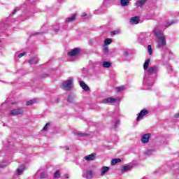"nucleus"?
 I'll list each match as a JSON object with an SVG mask.
<instances>
[{
  "instance_id": "obj_1",
  "label": "nucleus",
  "mask_w": 179,
  "mask_h": 179,
  "mask_svg": "<svg viewBox=\"0 0 179 179\" xmlns=\"http://www.w3.org/2000/svg\"><path fill=\"white\" fill-rule=\"evenodd\" d=\"M154 34L158 40V44L157 45V48H163V47H166L167 43L166 42V36H164V34L162 31H155Z\"/></svg>"
},
{
  "instance_id": "obj_2",
  "label": "nucleus",
  "mask_w": 179,
  "mask_h": 179,
  "mask_svg": "<svg viewBox=\"0 0 179 179\" xmlns=\"http://www.w3.org/2000/svg\"><path fill=\"white\" fill-rule=\"evenodd\" d=\"M72 83H73V81L71 80L64 81L62 84V89L66 92H69L72 89Z\"/></svg>"
},
{
  "instance_id": "obj_3",
  "label": "nucleus",
  "mask_w": 179,
  "mask_h": 179,
  "mask_svg": "<svg viewBox=\"0 0 179 179\" xmlns=\"http://www.w3.org/2000/svg\"><path fill=\"white\" fill-rule=\"evenodd\" d=\"M22 114H23V108H18L17 109H13L10 111V115H11V117L22 115Z\"/></svg>"
},
{
  "instance_id": "obj_4",
  "label": "nucleus",
  "mask_w": 179,
  "mask_h": 179,
  "mask_svg": "<svg viewBox=\"0 0 179 179\" xmlns=\"http://www.w3.org/2000/svg\"><path fill=\"white\" fill-rule=\"evenodd\" d=\"M79 54H80V49L76 48L70 50V52L67 53V55H69V57H76V55H79Z\"/></svg>"
},
{
  "instance_id": "obj_5",
  "label": "nucleus",
  "mask_w": 179,
  "mask_h": 179,
  "mask_svg": "<svg viewBox=\"0 0 179 179\" xmlns=\"http://www.w3.org/2000/svg\"><path fill=\"white\" fill-rule=\"evenodd\" d=\"M148 114H149V110L146 109L141 110V112L138 113V116L137 117L136 120L141 121V120H142V118H143L145 115H148Z\"/></svg>"
},
{
  "instance_id": "obj_6",
  "label": "nucleus",
  "mask_w": 179,
  "mask_h": 179,
  "mask_svg": "<svg viewBox=\"0 0 179 179\" xmlns=\"http://www.w3.org/2000/svg\"><path fill=\"white\" fill-rule=\"evenodd\" d=\"M157 66H152L148 68L147 70L148 75H153V73H157Z\"/></svg>"
},
{
  "instance_id": "obj_7",
  "label": "nucleus",
  "mask_w": 179,
  "mask_h": 179,
  "mask_svg": "<svg viewBox=\"0 0 179 179\" xmlns=\"http://www.w3.org/2000/svg\"><path fill=\"white\" fill-rule=\"evenodd\" d=\"M150 136H152V134H150V133H148L143 135L141 138L142 143H148L149 142V139L150 138Z\"/></svg>"
},
{
  "instance_id": "obj_8",
  "label": "nucleus",
  "mask_w": 179,
  "mask_h": 179,
  "mask_svg": "<svg viewBox=\"0 0 179 179\" xmlns=\"http://www.w3.org/2000/svg\"><path fill=\"white\" fill-rule=\"evenodd\" d=\"M94 171L93 170H87L86 172V178L87 179H92L94 177Z\"/></svg>"
},
{
  "instance_id": "obj_9",
  "label": "nucleus",
  "mask_w": 179,
  "mask_h": 179,
  "mask_svg": "<svg viewBox=\"0 0 179 179\" xmlns=\"http://www.w3.org/2000/svg\"><path fill=\"white\" fill-rule=\"evenodd\" d=\"M140 18L138 16L132 17L130 19V23L131 24H139Z\"/></svg>"
},
{
  "instance_id": "obj_10",
  "label": "nucleus",
  "mask_w": 179,
  "mask_h": 179,
  "mask_svg": "<svg viewBox=\"0 0 179 179\" xmlns=\"http://www.w3.org/2000/svg\"><path fill=\"white\" fill-rule=\"evenodd\" d=\"M26 170V166L24 164H22L20 166V169H17V176H22L23 174V172Z\"/></svg>"
},
{
  "instance_id": "obj_11",
  "label": "nucleus",
  "mask_w": 179,
  "mask_h": 179,
  "mask_svg": "<svg viewBox=\"0 0 179 179\" xmlns=\"http://www.w3.org/2000/svg\"><path fill=\"white\" fill-rule=\"evenodd\" d=\"M85 160L87 162H92V160H94L96 159V153L90 154L86 157H85Z\"/></svg>"
},
{
  "instance_id": "obj_12",
  "label": "nucleus",
  "mask_w": 179,
  "mask_h": 179,
  "mask_svg": "<svg viewBox=\"0 0 179 179\" xmlns=\"http://www.w3.org/2000/svg\"><path fill=\"white\" fill-rule=\"evenodd\" d=\"M80 86L85 92H89V90H90V88L89 87V86H87V85H86V83L83 81H80Z\"/></svg>"
},
{
  "instance_id": "obj_13",
  "label": "nucleus",
  "mask_w": 179,
  "mask_h": 179,
  "mask_svg": "<svg viewBox=\"0 0 179 179\" xmlns=\"http://www.w3.org/2000/svg\"><path fill=\"white\" fill-rule=\"evenodd\" d=\"M146 2H148V0H138L136 3V5L138 8H143Z\"/></svg>"
},
{
  "instance_id": "obj_14",
  "label": "nucleus",
  "mask_w": 179,
  "mask_h": 179,
  "mask_svg": "<svg viewBox=\"0 0 179 179\" xmlns=\"http://www.w3.org/2000/svg\"><path fill=\"white\" fill-rule=\"evenodd\" d=\"M117 101V99L113 97L106 98L103 100V103H115Z\"/></svg>"
},
{
  "instance_id": "obj_15",
  "label": "nucleus",
  "mask_w": 179,
  "mask_h": 179,
  "mask_svg": "<svg viewBox=\"0 0 179 179\" xmlns=\"http://www.w3.org/2000/svg\"><path fill=\"white\" fill-rule=\"evenodd\" d=\"M132 169V166H124L122 167V169H120V171H122V173H127V171H129V170Z\"/></svg>"
},
{
  "instance_id": "obj_16",
  "label": "nucleus",
  "mask_w": 179,
  "mask_h": 179,
  "mask_svg": "<svg viewBox=\"0 0 179 179\" xmlns=\"http://www.w3.org/2000/svg\"><path fill=\"white\" fill-rule=\"evenodd\" d=\"M75 135H77V136H81V138L90 136V134H89L87 133H83L82 131L76 132V133H75Z\"/></svg>"
},
{
  "instance_id": "obj_17",
  "label": "nucleus",
  "mask_w": 179,
  "mask_h": 179,
  "mask_svg": "<svg viewBox=\"0 0 179 179\" xmlns=\"http://www.w3.org/2000/svg\"><path fill=\"white\" fill-rule=\"evenodd\" d=\"M149 64H150V59H148L145 60L143 64V69L144 71H147L148 69L149 68Z\"/></svg>"
},
{
  "instance_id": "obj_18",
  "label": "nucleus",
  "mask_w": 179,
  "mask_h": 179,
  "mask_svg": "<svg viewBox=\"0 0 179 179\" xmlns=\"http://www.w3.org/2000/svg\"><path fill=\"white\" fill-rule=\"evenodd\" d=\"M117 163H121V159H120V158L113 159L111 160L110 164H111V166H115V164H117Z\"/></svg>"
},
{
  "instance_id": "obj_19",
  "label": "nucleus",
  "mask_w": 179,
  "mask_h": 179,
  "mask_svg": "<svg viewBox=\"0 0 179 179\" xmlns=\"http://www.w3.org/2000/svg\"><path fill=\"white\" fill-rule=\"evenodd\" d=\"M36 103H37V99H31L27 101L26 106H33V104H36Z\"/></svg>"
},
{
  "instance_id": "obj_20",
  "label": "nucleus",
  "mask_w": 179,
  "mask_h": 179,
  "mask_svg": "<svg viewBox=\"0 0 179 179\" xmlns=\"http://www.w3.org/2000/svg\"><path fill=\"white\" fill-rule=\"evenodd\" d=\"M121 6H128L129 5V0H120Z\"/></svg>"
},
{
  "instance_id": "obj_21",
  "label": "nucleus",
  "mask_w": 179,
  "mask_h": 179,
  "mask_svg": "<svg viewBox=\"0 0 179 179\" xmlns=\"http://www.w3.org/2000/svg\"><path fill=\"white\" fill-rule=\"evenodd\" d=\"M115 89L117 92V93H120V92H124V90H125V85H121L120 87H116Z\"/></svg>"
},
{
  "instance_id": "obj_22",
  "label": "nucleus",
  "mask_w": 179,
  "mask_h": 179,
  "mask_svg": "<svg viewBox=\"0 0 179 179\" xmlns=\"http://www.w3.org/2000/svg\"><path fill=\"white\" fill-rule=\"evenodd\" d=\"M102 171L101 173V176H104V174H106V173H107L108 171V170H110V167L108 166H103L101 169Z\"/></svg>"
},
{
  "instance_id": "obj_23",
  "label": "nucleus",
  "mask_w": 179,
  "mask_h": 179,
  "mask_svg": "<svg viewBox=\"0 0 179 179\" xmlns=\"http://www.w3.org/2000/svg\"><path fill=\"white\" fill-rule=\"evenodd\" d=\"M76 19V14H73L71 17H68L66 20V22H73Z\"/></svg>"
},
{
  "instance_id": "obj_24",
  "label": "nucleus",
  "mask_w": 179,
  "mask_h": 179,
  "mask_svg": "<svg viewBox=\"0 0 179 179\" xmlns=\"http://www.w3.org/2000/svg\"><path fill=\"white\" fill-rule=\"evenodd\" d=\"M103 68H110V66H111V62H103Z\"/></svg>"
},
{
  "instance_id": "obj_25",
  "label": "nucleus",
  "mask_w": 179,
  "mask_h": 179,
  "mask_svg": "<svg viewBox=\"0 0 179 179\" xmlns=\"http://www.w3.org/2000/svg\"><path fill=\"white\" fill-rule=\"evenodd\" d=\"M111 43H113V40H111V38H106L104 41V44L105 45H110Z\"/></svg>"
},
{
  "instance_id": "obj_26",
  "label": "nucleus",
  "mask_w": 179,
  "mask_h": 179,
  "mask_svg": "<svg viewBox=\"0 0 179 179\" xmlns=\"http://www.w3.org/2000/svg\"><path fill=\"white\" fill-rule=\"evenodd\" d=\"M148 50L149 55H152L153 54V50H152V45H148Z\"/></svg>"
},
{
  "instance_id": "obj_27",
  "label": "nucleus",
  "mask_w": 179,
  "mask_h": 179,
  "mask_svg": "<svg viewBox=\"0 0 179 179\" xmlns=\"http://www.w3.org/2000/svg\"><path fill=\"white\" fill-rule=\"evenodd\" d=\"M59 177H61V174H59V171H57L54 173V178H59Z\"/></svg>"
},
{
  "instance_id": "obj_28",
  "label": "nucleus",
  "mask_w": 179,
  "mask_h": 179,
  "mask_svg": "<svg viewBox=\"0 0 179 179\" xmlns=\"http://www.w3.org/2000/svg\"><path fill=\"white\" fill-rule=\"evenodd\" d=\"M108 51H109L108 46L104 45L103 46L104 54H108Z\"/></svg>"
},
{
  "instance_id": "obj_29",
  "label": "nucleus",
  "mask_w": 179,
  "mask_h": 179,
  "mask_svg": "<svg viewBox=\"0 0 179 179\" xmlns=\"http://www.w3.org/2000/svg\"><path fill=\"white\" fill-rule=\"evenodd\" d=\"M67 101H69V103H72L73 101V96L69 95L67 99Z\"/></svg>"
},
{
  "instance_id": "obj_30",
  "label": "nucleus",
  "mask_w": 179,
  "mask_h": 179,
  "mask_svg": "<svg viewBox=\"0 0 179 179\" xmlns=\"http://www.w3.org/2000/svg\"><path fill=\"white\" fill-rule=\"evenodd\" d=\"M48 127H50V122L46 123V124L44 126L43 131H48Z\"/></svg>"
},
{
  "instance_id": "obj_31",
  "label": "nucleus",
  "mask_w": 179,
  "mask_h": 179,
  "mask_svg": "<svg viewBox=\"0 0 179 179\" xmlns=\"http://www.w3.org/2000/svg\"><path fill=\"white\" fill-rule=\"evenodd\" d=\"M171 24H174V21H172L171 22H166V24H165V27H170V26H171Z\"/></svg>"
},
{
  "instance_id": "obj_32",
  "label": "nucleus",
  "mask_w": 179,
  "mask_h": 179,
  "mask_svg": "<svg viewBox=\"0 0 179 179\" xmlns=\"http://www.w3.org/2000/svg\"><path fill=\"white\" fill-rule=\"evenodd\" d=\"M24 55H26V52H23L20 53V55H18V58H22V57H24Z\"/></svg>"
},
{
  "instance_id": "obj_33",
  "label": "nucleus",
  "mask_w": 179,
  "mask_h": 179,
  "mask_svg": "<svg viewBox=\"0 0 179 179\" xmlns=\"http://www.w3.org/2000/svg\"><path fill=\"white\" fill-rule=\"evenodd\" d=\"M118 125H120V120H117L115 124V129H117Z\"/></svg>"
},
{
  "instance_id": "obj_34",
  "label": "nucleus",
  "mask_w": 179,
  "mask_h": 179,
  "mask_svg": "<svg viewBox=\"0 0 179 179\" xmlns=\"http://www.w3.org/2000/svg\"><path fill=\"white\" fill-rule=\"evenodd\" d=\"M33 62H34V58H31L30 60H29V64L30 65H32Z\"/></svg>"
},
{
  "instance_id": "obj_35",
  "label": "nucleus",
  "mask_w": 179,
  "mask_h": 179,
  "mask_svg": "<svg viewBox=\"0 0 179 179\" xmlns=\"http://www.w3.org/2000/svg\"><path fill=\"white\" fill-rule=\"evenodd\" d=\"M41 178H42V179L45 178V173H44L43 172H42V173H41Z\"/></svg>"
},
{
  "instance_id": "obj_36",
  "label": "nucleus",
  "mask_w": 179,
  "mask_h": 179,
  "mask_svg": "<svg viewBox=\"0 0 179 179\" xmlns=\"http://www.w3.org/2000/svg\"><path fill=\"white\" fill-rule=\"evenodd\" d=\"M124 57H128V55H129V53L128 52V51H125L124 52Z\"/></svg>"
},
{
  "instance_id": "obj_37",
  "label": "nucleus",
  "mask_w": 179,
  "mask_h": 179,
  "mask_svg": "<svg viewBox=\"0 0 179 179\" xmlns=\"http://www.w3.org/2000/svg\"><path fill=\"white\" fill-rule=\"evenodd\" d=\"M81 16H82V17H85V16H87V13H83L81 14Z\"/></svg>"
},
{
  "instance_id": "obj_38",
  "label": "nucleus",
  "mask_w": 179,
  "mask_h": 179,
  "mask_svg": "<svg viewBox=\"0 0 179 179\" xmlns=\"http://www.w3.org/2000/svg\"><path fill=\"white\" fill-rule=\"evenodd\" d=\"M5 167H6V165H3L2 164H0V169H3Z\"/></svg>"
},
{
  "instance_id": "obj_39",
  "label": "nucleus",
  "mask_w": 179,
  "mask_h": 179,
  "mask_svg": "<svg viewBox=\"0 0 179 179\" xmlns=\"http://www.w3.org/2000/svg\"><path fill=\"white\" fill-rule=\"evenodd\" d=\"M37 34H41V32H36L35 34H33L32 36H37Z\"/></svg>"
},
{
  "instance_id": "obj_40",
  "label": "nucleus",
  "mask_w": 179,
  "mask_h": 179,
  "mask_svg": "<svg viewBox=\"0 0 179 179\" xmlns=\"http://www.w3.org/2000/svg\"><path fill=\"white\" fill-rule=\"evenodd\" d=\"M55 31L56 33H58V31H59V29H55Z\"/></svg>"
},
{
  "instance_id": "obj_41",
  "label": "nucleus",
  "mask_w": 179,
  "mask_h": 179,
  "mask_svg": "<svg viewBox=\"0 0 179 179\" xmlns=\"http://www.w3.org/2000/svg\"><path fill=\"white\" fill-rule=\"evenodd\" d=\"M16 13V9L14 10V11L13 12V15H15Z\"/></svg>"
},
{
  "instance_id": "obj_42",
  "label": "nucleus",
  "mask_w": 179,
  "mask_h": 179,
  "mask_svg": "<svg viewBox=\"0 0 179 179\" xmlns=\"http://www.w3.org/2000/svg\"><path fill=\"white\" fill-rule=\"evenodd\" d=\"M35 64H38V60H35Z\"/></svg>"
},
{
  "instance_id": "obj_43",
  "label": "nucleus",
  "mask_w": 179,
  "mask_h": 179,
  "mask_svg": "<svg viewBox=\"0 0 179 179\" xmlns=\"http://www.w3.org/2000/svg\"><path fill=\"white\" fill-rule=\"evenodd\" d=\"M69 150V147H66V150Z\"/></svg>"
},
{
  "instance_id": "obj_44",
  "label": "nucleus",
  "mask_w": 179,
  "mask_h": 179,
  "mask_svg": "<svg viewBox=\"0 0 179 179\" xmlns=\"http://www.w3.org/2000/svg\"><path fill=\"white\" fill-rule=\"evenodd\" d=\"M66 178H69V176L68 175H65Z\"/></svg>"
},
{
  "instance_id": "obj_45",
  "label": "nucleus",
  "mask_w": 179,
  "mask_h": 179,
  "mask_svg": "<svg viewBox=\"0 0 179 179\" xmlns=\"http://www.w3.org/2000/svg\"><path fill=\"white\" fill-rule=\"evenodd\" d=\"M112 34H115V31H112Z\"/></svg>"
},
{
  "instance_id": "obj_46",
  "label": "nucleus",
  "mask_w": 179,
  "mask_h": 179,
  "mask_svg": "<svg viewBox=\"0 0 179 179\" xmlns=\"http://www.w3.org/2000/svg\"><path fill=\"white\" fill-rule=\"evenodd\" d=\"M12 104H15V103H12Z\"/></svg>"
},
{
  "instance_id": "obj_47",
  "label": "nucleus",
  "mask_w": 179,
  "mask_h": 179,
  "mask_svg": "<svg viewBox=\"0 0 179 179\" xmlns=\"http://www.w3.org/2000/svg\"><path fill=\"white\" fill-rule=\"evenodd\" d=\"M148 152H150V150H149Z\"/></svg>"
}]
</instances>
